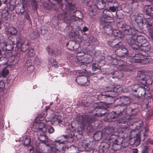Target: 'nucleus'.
Listing matches in <instances>:
<instances>
[{
    "mask_svg": "<svg viewBox=\"0 0 153 153\" xmlns=\"http://www.w3.org/2000/svg\"><path fill=\"white\" fill-rule=\"evenodd\" d=\"M142 153H147L149 147L147 146H143L142 147Z\"/></svg>",
    "mask_w": 153,
    "mask_h": 153,
    "instance_id": "55",
    "label": "nucleus"
},
{
    "mask_svg": "<svg viewBox=\"0 0 153 153\" xmlns=\"http://www.w3.org/2000/svg\"><path fill=\"white\" fill-rule=\"evenodd\" d=\"M67 143L63 139H61L57 140H55L54 141V145L55 151V153H62L67 151L69 152L71 150L76 151V147L71 145L70 146H66L65 144Z\"/></svg>",
    "mask_w": 153,
    "mask_h": 153,
    "instance_id": "6",
    "label": "nucleus"
},
{
    "mask_svg": "<svg viewBox=\"0 0 153 153\" xmlns=\"http://www.w3.org/2000/svg\"><path fill=\"white\" fill-rule=\"evenodd\" d=\"M106 29L103 30L104 33H106V34H108L110 33H111L115 36L117 37L120 38H122L124 37V34L122 33L121 31L118 29H114L112 30L111 26V28L109 30H106ZM107 30H108V29Z\"/></svg>",
    "mask_w": 153,
    "mask_h": 153,
    "instance_id": "25",
    "label": "nucleus"
},
{
    "mask_svg": "<svg viewBox=\"0 0 153 153\" xmlns=\"http://www.w3.org/2000/svg\"><path fill=\"white\" fill-rule=\"evenodd\" d=\"M108 45L113 48L115 50L116 48H117L120 47L118 46H121L123 45L122 43L118 41V39H117L112 38L110 37L107 42Z\"/></svg>",
    "mask_w": 153,
    "mask_h": 153,
    "instance_id": "21",
    "label": "nucleus"
},
{
    "mask_svg": "<svg viewBox=\"0 0 153 153\" xmlns=\"http://www.w3.org/2000/svg\"><path fill=\"white\" fill-rule=\"evenodd\" d=\"M113 14L108 9H105L103 11L102 18V23L101 25L103 30H109L111 28V26L110 24V22L108 21L112 19Z\"/></svg>",
    "mask_w": 153,
    "mask_h": 153,
    "instance_id": "7",
    "label": "nucleus"
},
{
    "mask_svg": "<svg viewBox=\"0 0 153 153\" xmlns=\"http://www.w3.org/2000/svg\"><path fill=\"white\" fill-rule=\"evenodd\" d=\"M5 87V84L4 82L1 81H0V91H3L4 88Z\"/></svg>",
    "mask_w": 153,
    "mask_h": 153,
    "instance_id": "59",
    "label": "nucleus"
},
{
    "mask_svg": "<svg viewBox=\"0 0 153 153\" xmlns=\"http://www.w3.org/2000/svg\"><path fill=\"white\" fill-rule=\"evenodd\" d=\"M121 143L120 144V146L119 149L121 147L126 148L128 146L129 144V141L128 140L127 138H121Z\"/></svg>",
    "mask_w": 153,
    "mask_h": 153,
    "instance_id": "36",
    "label": "nucleus"
},
{
    "mask_svg": "<svg viewBox=\"0 0 153 153\" xmlns=\"http://www.w3.org/2000/svg\"><path fill=\"white\" fill-rule=\"evenodd\" d=\"M38 138L41 143H44L47 146H48V140L46 135L43 133L42 134H38Z\"/></svg>",
    "mask_w": 153,
    "mask_h": 153,
    "instance_id": "33",
    "label": "nucleus"
},
{
    "mask_svg": "<svg viewBox=\"0 0 153 153\" xmlns=\"http://www.w3.org/2000/svg\"><path fill=\"white\" fill-rule=\"evenodd\" d=\"M47 131L48 132L50 133H52L54 131V129L51 126H48L47 125Z\"/></svg>",
    "mask_w": 153,
    "mask_h": 153,
    "instance_id": "58",
    "label": "nucleus"
},
{
    "mask_svg": "<svg viewBox=\"0 0 153 153\" xmlns=\"http://www.w3.org/2000/svg\"><path fill=\"white\" fill-rule=\"evenodd\" d=\"M115 126L113 127L111 125L103 129V132L106 136L107 141L112 143V148L113 150L117 151L119 150L120 144L121 143V138L119 137V133L115 131Z\"/></svg>",
    "mask_w": 153,
    "mask_h": 153,
    "instance_id": "3",
    "label": "nucleus"
},
{
    "mask_svg": "<svg viewBox=\"0 0 153 153\" xmlns=\"http://www.w3.org/2000/svg\"><path fill=\"white\" fill-rule=\"evenodd\" d=\"M110 142L107 141H106V142L104 141L102 142L100 145V150H102L103 153H107L110 148Z\"/></svg>",
    "mask_w": 153,
    "mask_h": 153,
    "instance_id": "29",
    "label": "nucleus"
},
{
    "mask_svg": "<svg viewBox=\"0 0 153 153\" xmlns=\"http://www.w3.org/2000/svg\"><path fill=\"white\" fill-rule=\"evenodd\" d=\"M149 88L146 85L143 84L141 86H139L137 88L138 94L135 95V97L138 98H145L146 95V91H148Z\"/></svg>",
    "mask_w": 153,
    "mask_h": 153,
    "instance_id": "16",
    "label": "nucleus"
},
{
    "mask_svg": "<svg viewBox=\"0 0 153 153\" xmlns=\"http://www.w3.org/2000/svg\"><path fill=\"white\" fill-rule=\"evenodd\" d=\"M108 103L101 102L93 105V108L90 112L91 114L89 116H82L79 114L76 115V121L77 123L82 126L83 127H86L88 132H92L96 127L95 125L98 123L97 117L104 116L108 113L110 108V104Z\"/></svg>",
    "mask_w": 153,
    "mask_h": 153,
    "instance_id": "1",
    "label": "nucleus"
},
{
    "mask_svg": "<svg viewBox=\"0 0 153 153\" xmlns=\"http://www.w3.org/2000/svg\"><path fill=\"white\" fill-rule=\"evenodd\" d=\"M137 43L140 47L149 42L146 39L145 37L141 35L138 36L136 37Z\"/></svg>",
    "mask_w": 153,
    "mask_h": 153,
    "instance_id": "32",
    "label": "nucleus"
},
{
    "mask_svg": "<svg viewBox=\"0 0 153 153\" xmlns=\"http://www.w3.org/2000/svg\"><path fill=\"white\" fill-rule=\"evenodd\" d=\"M23 4L20 6H18L16 9V12L18 14H22L25 12V6L24 4H27L29 0H22Z\"/></svg>",
    "mask_w": 153,
    "mask_h": 153,
    "instance_id": "30",
    "label": "nucleus"
},
{
    "mask_svg": "<svg viewBox=\"0 0 153 153\" xmlns=\"http://www.w3.org/2000/svg\"><path fill=\"white\" fill-rule=\"evenodd\" d=\"M62 121V120L59 119L57 116H55L52 119L51 121H48L47 123L48 125L51 124L52 125H57Z\"/></svg>",
    "mask_w": 153,
    "mask_h": 153,
    "instance_id": "35",
    "label": "nucleus"
},
{
    "mask_svg": "<svg viewBox=\"0 0 153 153\" xmlns=\"http://www.w3.org/2000/svg\"><path fill=\"white\" fill-rule=\"evenodd\" d=\"M61 8L64 12L58 15V19L64 21L66 23H73L78 20L79 18L73 14L77 11V8L74 4L67 2L66 4L61 5Z\"/></svg>",
    "mask_w": 153,
    "mask_h": 153,
    "instance_id": "2",
    "label": "nucleus"
},
{
    "mask_svg": "<svg viewBox=\"0 0 153 153\" xmlns=\"http://www.w3.org/2000/svg\"><path fill=\"white\" fill-rule=\"evenodd\" d=\"M131 20L136 23L137 26L140 29H143L144 26L146 25L148 30L151 32H153V18L145 19L144 21L142 15L140 16L138 14L132 16Z\"/></svg>",
    "mask_w": 153,
    "mask_h": 153,
    "instance_id": "4",
    "label": "nucleus"
},
{
    "mask_svg": "<svg viewBox=\"0 0 153 153\" xmlns=\"http://www.w3.org/2000/svg\"><path fill=\"white\" fill-rule=\"evenodd\" d=\"M39 35V33L37 31H33L30 33V37L32 39H37Z\"/></svg>",
    "mask_w": 153,
    "mask_h": 153,
    "instance_id": "45",
    "label": "nucleus"
},
{
    "mask_svg": "<svg viewBox=\"0 0 153 153\" xmlns=\"http://www.w3.org/2000/svg\"><path fill=\"white\" fill-rule=\"evenodd\" d=\"M145 74V73L142 71H139L138 72L137 79L139 81H142V82L144 81V80L146 78V76Z\"/></svg>",
    "mask_w": 153,
    "mask_h": 153,
    "instance_id": "37",
    "label": "nucleus"
},
{
    "mask_svg": "<svg viewBox=\"0 0 153 153\" xmlns=\"http://www.w3.org/2000/svg\"><path fill=\"white\" fill-rule=\"evenodd\" d=\"M121 101L123 102L121 104L117 105L114 107V109H116L117 108L122 110L123 113H125L126 114L128 110L127 108V105H129L131 102L130 100L129 97L122 96L120 97Z\"/></svg>",
    "mask_w": 153,
    "mask_h": 153,
    "instance_id": "13",
    "label": "nucleus"
},
{
    "mask_svg": "<svg viewBox=\"0 0 153 153\" xmlns=\"http://www.w3.org/2000/svg\"><path fill=\"white\" fill-rule=\"evenodd\" d=\"M114 109L116 110L115 111H111L110 113H108L106 117L104 119V121L106 122H113L114 120L115 121L119 118L120 117L123 116V114H125V113H123L122 110L117 108L116 109Z\"/></svg>",
    "mask_w": 153,
    "mask_h": 153,
    "instance_id": "10",
    "label": "nucleus"
},
{
    "mask_svg": "<svg viewBox=\"0 0 153 153\" xmlns=\"http://www.w3.org/2000/svg\"><path fill=\"white\" fill-rule=\"evenodd\" d=\"M80 75L77 76L75 81L77 84L82 86H87L90 84V81L88 77H90L93 75V73H87L85 72H79Z\"/></svg>",
    "mask_w": 153,
    "mask_h": 153,
    "instance_id": "9",
    "label": "nucleus"
},
{
    "mask_svg": "<svg viewBox=\"0 0 153 153\" xmlns=\"http://www.w3.org/2000/svg\"><path fill=\"white\" fill-rule=\"evenodd\" d=\"M121 45V46H119L120 47L117 48H116L114 50L115 51V53L116 55L118 58H120L127 56V49L124 47H123Z\"/></svg>",
    "mask_w": 153,
    "mask_h": 153,
    "instance_id": "20",
    "label": "nucleus"
},
{
    "mask_svg": "<svg viewBox=\"0 0 153 153\" xmlns=\"http://www.w3.org/2000/svg\"><path fill=\"white\" fill-rule=\"evenodd\" d=\"M17 47L21 48L22 51L25 52L29 48V43L27 41L23 42L21 38L19 37L17 38Z\"/></svg>",
    "mask_w": 153,
    "mask_h": 153,
    "instance_id": "18",
    "label": "nucleus"
},
{
    "mask_svg": "<svg viewBox=\"0 0 153 153\" xmlns=\"http://www.w3.org/2000/svg\"><path fill=\"white\" fill-rule=\"evenodd\" d=\"M24 145L25 146H28L29 147V146L30 143V137L29 136H26L23 139Z\"/></svg>",
    "mask_w": 153,
    "mask_h": 153,
    "instance_id": "48",
    "label": "nucleus"
},
{
    "mask_svg": "<svg viewBox=\"0 0 153 153\" xmlns=\"http://www.w3.org/2000/svg\"><path fill=\"white\" fill-rule=\"evenodd\" d=\"M91 4L89 6V10L93 13L92 15L94 16L97 11V10L103 9L105 5V3L103 0H93Z\"/></svg>",
    "mask_w": 153,
    "mask_h": 153,
    "instance_id": "11",
    "label": "nucleus"
},
{
    "mask_svg": "<svg viewBox=\"0 0 153 153\" xmlns=\"http://www.w3.org/2000/svg\"><path fill=\"white\" fill-rule=\"evenodd\" d=\"M143 56L140 52V53H137L132 57L129 60L131 63L128 64H130L133 63H140L141 62L142 59L143 58Z\"/></svg>",
    "mask_w": 153,
    "mask_h": 153,
    "instance_id": "27",
    "label": "nucleus"
},
{
    "mask_svg": "<svg viewBox=\"0 0 153 153\" xmlns=\"http://www.w3.org/2000/svg\"><path fill=\"white\" fill-rule=\"evenodd\" d=\"M117 25L118 28L122 29L124 33L126 35H133L136 33L135 30L123 22H118Z\"/></svg>",
    "mask_w": 153,
    "mask_h": 153,
    "instance_id": "12",
    "label": "nucleus"
},
{
    "mask_svg": "<svg viewBox=\"0 0 153 153\" xmlns=\"http://www.w3.org/2000/svg\"><path fill=\"white\" fill-rule=\"evenodd\" d=\"M34 54V50L32 48L30 49L27 53V55L29 57L33 56Z\"/></svg>",
    "mask_w": 153,
    "mask_h": 153,
    "instance_id": "54",
    "label": "nucleus"
},
{
    "mask_svg": "<svg viewBox=\"0 0 153 153\" xmlns=\"http://www.w3.org/2000/svg\"><path fill=\"white\" fill-rule=\"evenodd\" d=\"M114 94V93L108 94L105 92H102L98 95V98L99 100L109 102L110 99H113L115 95Z\"/></svg>",
    "mask_w": 153,
    "mask_h": 153,
    "instance_id": "19",
    "label": "nucleus"
},
{
    "mask_svg": "<svg viewBox=\"0 0 153 153\" xmlns=\"http://www.w3.org/2000/svg\"><path fill=\"white\" fill-rule=\"evenodd\" d=\"M108 10H109L111 12H114L116 10V8L114 6H110L109 7Z\"/></svg>",
    "mask_w": 153,
    "mask_h": 153,
    "instance_id": "61",
    "label": "nucleus"
},
{
    "mask_svg": "<svg viewBox=\"0 0 153 153\" xmlns=\"http://www.w3.org/2000/svg\"><path fill=\"white\" fill-rule=\"evenodd\" d=\"M45 114L44 113H42L39 114L36 118L35 122H41L44 120L45 119Z\"/></svg>",
    "mask_w": 153,
    "mask_h": 153,
    "instance_id": "44",
    "label": "nucleus"
},
{
    "mask_svg": "<svg viewBox=\"0 0 153 153\" xmlns=\"http://www.w3.org/2000/svg\"><path fill=\"white\" fill-rule=\"evenodd\" d=\"M125 62V61L123 60V64L119 66L118 68H117V69H119L120 70L126 72L132 71L133 70V67L130 65L124 64Z\"/></svg>",
    "mask_w": 153,
    "mask_h": 153,
    "instance_id": "28",
    "label": "nucleus"
},
{
    "mask_svg": "<svg viewBox=\"0 0 153 153\" xmlns=\"http://www.w3.org/2000/svg\"><path fill=\"white\" fill-rule=\"evenodd\" d=\"M106 91L105 92H107L108 94H111L112 92H113V87H107Z\"/></svg>",
    "mask_w": 153,
    "mask_h": 153,
    "instance_id": "56",
    "label": "nucleus"
},
{
    "mask_svg": "<svg viewBox=\"0 0 153 153\" xmlns=\"http://www.w3.org/2000/svg\"><path fill=\"white\" fill-rule=\"evenodd\" d=\"M131 126H135V129H133L131 131V129H129V130H127L129 131V132H128L126 131L125 132H126V134H124L123 135L124 137H125V135L126 133L127 134V135H126L125 136L126 137H127L129 135L131 137V138H136L137 137V134L136 132L137 130H139V128H141L142 126H143V123H138L136 121H134L131 124Z\"/></svg>",
    "mask_w": 153,
    "mask_h": 153,
    "instance_id": "14",
    "label": "nucleus"
},
{
    "mask_svg": "<svg viewBox=\"0 0 153 153\" xmlns=\"http://www.w3.org/2000/svg\"><path fill=\"white\" fill-rule=\"evenodd\" d=\"M146 57L145 58H142L141 59V62H140V63H141L142 64H146L149 61L148 59V58H147Z\"/></svg>",
    "mask_w": 153,
    "mask_h": 153,
    "instance_id": "57",
    "label": "nucleus"
},
{
    "mask_svg": "<svg viewBox=\"0 0 153 153\" xmlns=\"http://www.w3.org/2000/svg\"><path fill=\"white\" fill-rule=\"evenodd\" d=\"M90 141L88 139H87L83 140L82 145V146H83L85 148H88L90 145Z\"/></svg>",
    "mask_w": 153,
    "mask_h": 153,
    "instance_id": "47",
    "label": "nucleus"
},
{
    "mask_svg": "<svg viewBox=\"0 0 153 153\" xmlns=\"http://www.w3.org/2000/svg\"><path fill=\"white\" fill-rule=\"evenodd\" d=\"M41 34L43 35H45L48 32L47 30L46 29H45V28L41 29Z\"/></svg>",
    "mask_w": 153,
    "mask_h": 153,
    "instance_id": "62",
    "label": "nucleus"
},
{
    "mask_svg": "<svg viewBox=\"0 0 153 153\" xmlns=\"http://www.w3.org/2000/svg\"><path fill=\"white\" fill-rule=\"evenodd\" d=\"M89 153H99V151L97 149H91Z\"/></svg>",
    "mask_w": 153,
    "mask_h": 153,
    "instance_id": "63",
    "label": "nucleus"
},
{
    "mask_svg": "<svg viewBox=\"0 0 153 153\" xmlns=\"http://www.w3.org/2000/svg\"><path fill=\"white\" fill-rule=\"evenodd\" d=\"M147 143L149 144L153 145V140L148 139L147 141Z\"/></svg>",
    "mask_w": 153,
    "mask_h": 153,
    "instance_id": "64",
    "label": "nucleus"
},
{
    "mask_svg": "<svg viewBox=\"0 0 153 153\" xmlns=\"http://www.w3.org/2000/svg\"><path fill=\"white\" fill-rule=\"evenodd\" d=\"M122 91V89L121 87L119 85H117L115 87H113V92H112L111 93H114V94L115 96L114 97H115L117 95V93H120Z\"/></svg>",
    "mask_w": 153,
    "mask_h": 153,
    "instance_id": "41",
    "label": "nucleus"
},
{
    "mask_svg": "<svg viewBox=\"0 0 153 153\" xmlns=\"http://www.w3.org/2000/svg\"><path fill=\"white\" fill-rule=\"evenodd\" d=\"M145 8L146 10V14L150 16H151L153 12V6L150 5L146 6Z\"/></svg>",
    "mask_w": 153,
    "mask_h": 153,
    "instance_id": "39",
    "label": "nucleus"
},
{
    "mask_svg": "<svg viewBox=\"0 0 153 153\" xmlns=\"http://www.w3.org/2000/svg\"><path fill=\"white\" fill-rule=\"evenodd\" d=\"M128 43L129 46L134 50H138L139 48V45L137 43L136 37L132 36L127 41Z\"/></svg>",
    "mask_w": 153,
    "mask_h": 153,
    "instance_id": "26",
    "label": "nucleus"
},
{
    "mask_svg": "<svg viewBox=\"0 0 153 153\" xmlns=\"http://www.w3.org/2000/svg\"><path fill=\"white\" fill-rule=\"evenodd\" d=\"M5 32L7 34L12 36H16L17 33L16 29L13 27H10L6 28Z\"/></svg>",
    "mask_w": 153,
    "mask_h": 153,
    "instance_id": "34",
    "label": "nucleus"
},
{
    "mask_svg": "<svg viewBox=\"0 0 153 153\" xmlns=\"http://www.w3.org/2000/svg\"><path fill=\"white\" fill-rule=\"evenodd\" d=\"M17 38L10 36L7 39H4L3 42L0 40V47L3 50L10 51L13 48L14 45H17Z\"/></svg>",
    "mask_w": 153,
    "mask_h": 153,
    "instance_id": "8",
    "label": "nucleus"
},
{
    "mask_svg": "<svg viewBox=\"0 0 153 153\" xmlns=\"http://www.w3.org/2000/svg\"><path fill=\"white\" fill-rule=\"evenodd\" d=\"M141 130V131H142L143 132V136L144 137H146V136H147V135L146 134V133L148 131V129L144 128H143V130Z\"/></svg>",
    "mask_w": 153,
    "mask_h": 153,
    "instance_id": "60",
    "label": "nucleus"
},
{
    "mask_svg": "<svg viewBox=\"0 0 153 153\" xmlns=\"http://www.w3.org/2000/svg\"><path fill=\"white\" fill-rule=\"evenodd\" d=\"M41 0H31V4L32 5L33 9L35 10L37 9L38 7L37 2Z\"/></svg>",
    "mask_w": 153,
    "mask_h": 153,
    "instance_id": "50",
    "label": "nucleus"
},
{
    "mask_svg": "<svg viewBox=\"0 0 153 153\" xmlns=\"http://www.w3.org/2000/svg\"><path fill=\"white\" fill-rule=\"evenodd\" d=\"M66 134L62 135L63 138L67 143H72L74 141V133L73 131L69 129L66 130Z\"/></svg>",
    "mask_w": 153,
    "mask_h": 153,
    "instance_id": "17",
    "label": "nucleus"
},
{
    "mask_svg": "<svg viewBox=\"0 0 153 153\" xmlns=\"http://www.w3.org/2000/svg\"><path fill=\"white\" fill-rule=\"evenodd\" d=\"M118 73H119L120 74V75H116L115 76V77H117V78H119V77H122L123 76V74L121 71H114L113 73H111V74H112L113 75H114V74L117 75V74Z\"/></svg>",
    "mask_w": 153,
    "mask_h": 153,
    "instance_id": "52",
    "label": "nucleus"
},
{
    "mask_svg": "<svg viewBox=\"0 0 153 153\" xmlns=\"http://www.w3.org/2000/svg\"><path fill=\"white\" fill-rule=\"evenodd\" d=\"M151 46L149 44V42H146V44L142 45L141 46L139 47L138 49L141 50L140 52L145 57L149 56L148 54V53L151 50Z\"/></svg>",
    "mask_w": 153,
    "mask_h": 153,
    "instance_id": "22",
    "label": "nucleus"
},
{
    "mask_svg": "<svg viewBox=\"0 0 153 153\" xmlns=\"http://www.w3.org/2000/svg\"><path fill=\"white\" fill-rule=\"evenodd\" d=\"M9 71L6 68L4 69L2 71L1 75L3 77H4L6 76L8 74Z\"/></svg>",
    "mask_w": 153,
    "mask_h": 153,
    "instance_id": "53",
    "label": "nucleus"
},
{
    "mask_svg": "<svg viewBox=\"0 0 153 153\" xmlns=\"http://www.w3.org/2000/svg\"><path fill=\"white\" fill-rule=\"evenodd\" d=\"M1 14L2 19L7 20L9 14L8 8L7 7H4L1 11Z\"/></svg>",
    "mask_w": 153,
    "mask_h": 153,
    "instance_id": "38",
    "label": "nucleus"
},
{
    "mask_svg": "<svg viewBox=\"0 0 153 153\" xmlns=\"http://www.w3.org/2000/svg\"><path fill=\"white\" fill-rule=\"evenodd\" d=\"M127 112L126 115L118 119L116 121L113 122L114 123V127L115 126V128L118 126V124H121L119 127V131L120 132L123 133H126V131L129 130L128 127L130 123L134 121V119L137 116V114L134 115H131L130 116L127 115Z\"/></svg>",
    "mask_w": 153,
    "mask_h": 153,
    "instance_id": "5",
    "label": "nucleus"
},
{
    "mask_svg": "<svg viewBox=\"0 0 153 153\" xmlns=\"http://www.w3.org/2000/svg\"><path fill=\"white\" fill-rule=\"evenodd\" d=\"M85 57V58L86 62H80L79 63V65L80 68L83 70L81 72H86L87 73H91L90 71H89L88 69L89 68V63H91L92 61V56L90 55L84 54Z\"/></svg>",
    "mask_w": 153,
    "mask_h": 153,
    "instance_id": "15",
    "label": "nucleus"
},
{
    "mask_svg": "<svg viewBox=\"0 0 153 153\" xmlns=\"http://www.w3.org/2000/svg\"><path fill=\"white\" fill-rule=\"evenodd\" d=\"M146 77L143 82L149 85H152V78L148 76H146Z\"/></svg>",
    "mask_w": 153,
    "mask_h": 153,
    "instance_id": "49",
    "label": "nucleus"
},
{
    "mask_svg": "<svg viewBox=\"0 0 153 153\" xmlns=\"http://www.w3.org/2000/svg\"><path fill=\"white\" fill-rule=\"evenodd\" d=\"M30 148H28V149L30 153H46L42 150H36L35 148L32 146H30Z\"/></svg>",
    "mask_w": 153,
    "mask_h": 153,
    "instance_id": "43",
    "label": "nucleus"
},
{
    "mask_svg": "<svg viewBox=\"0 0 153 153\" xmlns=\"http://www.w3.org/2000/svg\"><path fill=\"white\" fill-rule=\"evenodd\" d=\"M98 65L96 63H92L89 65V68H91L92 71H97L99 70V68Z\"/></svg>",
    "mask_w": 153,
    "mask_h": 153,
    "instance_id": "46",
    "label": "nucleus"
},
{
    "mask_svg": "<svg viewBox=\"0 0 153 153\" xmlns=\"http://www.w3.org/2000/svg\"><path fill=\"white\" fill-rule=\"evenodd\" d=\"M47 125L41 122H36L34 124L33 127L36 129L35 131H37L39 130H41L43 132H47Z\"/></svg>",
    "mask_w": 153,
    "mask_h": 153,
    "instance_id": "23",
    "label": "nucleus"
},
{
    "mask_svg": "<svg viewBox=\"0 0 153 153\" xmlns=\"http://www.w3.org/2000/svg\"><path fill=\"white\" fill-rule=\"evenodd\" d=\"M139 86L137 85H132L127 87V89L126 92H127L131 91L132 92H137V88Z\"/></svg>",
    "mask_w": 153,
    "mask_h": 153,
    "instance_id": "40",
    "label": "nucleus"
},
{
    "mask_svg": "<svg viewBox=\"0 0 153 153\" xmlns=\"http://www.w3.org/2000/svg\"><path fill=\"white\" fill-rule=\"evenodd\" d=\"M103 129L102 131H96L94 134L93 138L95 141H99L102 138V137H104L106 139V136L103 132Z\"/></svg>",
    "mask_w": 153,
    "mask_h": 153,
    "instance_id": "31",
    "label": "nucleus"
},
{
    "mask_svg": "<svg viewBox=\"0 0 153 153\" xmlns=\"http://www.w3.org/2000/svg\"><path fill=\"white\" fill-rule=\"evenodd\" d=\"M133 140V144L137 146H138L140 143V140L139 137H137L136 138L132 139Z\"/></svg>",
    "mask_w": 153,
    "mask_h": 153,
    "instance_id": "51",
    "label": "nucleus"
},
{
    "mask_svg": "<svg viewBox=\"0 0 153 153\" xmlns=\"http://www.w3.org/2000/svg\"><path fill=\"white\" fill-rule=\"evenodd\" d=\"M118 57L117 56V57L115 58L111 56L108 57V59L109 60L108 62L112 65H116L115 67L117 68H118L119 66L123 65V59L121 58H118Z\"/></svg>",
    "mask_w": 153,
    "mask_h": 153,
    "instance_id": "24",
    "label": "nucleus"
},
{
    "mask_svg": "<svg viewBox=\"0 0 153 153\" xmlns=\"http://www.w3.org/2000/svg\"><path fill=\"white\" fill-rule=\"evenodd\" d=\"M26 65L27 67V71L28 72H31L33 71L34 67L32 65V63L30 62L29 60L27 61Z\"/></svg>",
    "mask_w": 153,
    "mask_h": 153,
    "instance_id": "42",
    "label": "nucleus"
}]
</instances>
